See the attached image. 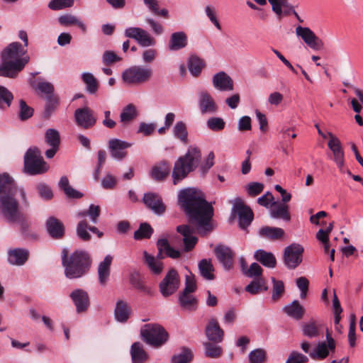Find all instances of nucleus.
<instances>
[{
  "label": "nucleus",
  "instance_id": "8fccbe9b",
  "mask_svg": "<svg viewBox=\"0 0 363 363\" xmlns=\"http://www.w3.org/2000/svg\"><path fill=\"white\" fill-rule=\"evenodd\" d=\"M83 82L86 85V90L90 94H95L99 88V84L94 76L89 72L84 73L82 76Z\"/></svg>",
  "mask_w": 363,
  "mask_h": 363
},
{
  "label": "nucleus",
  "instance_id": "774afa93",
  "mask_svg": "<svg viewBox=\"0 0 363 363\" xmlns=\"http://www.w3.org/2000/svg\"><path fill=\"white\" fill-rule=\"evenodd\" d=\"M308 361V357L300 352L293 351L289 354L286 363H306Z\"/></svg>",
  "mask_w": 363,
  "mask_h": 363
},
{
  "label": "nucleus",
  "instance_id": "b1692460",
  "mask_svg": "<svg viewBox=\"0 0 363 363\" xmlns=\"http://www.w3.org/2000/svg\"><path fill=\"white\" fill-rule=\"evenodd\" d=\"M113 257L107 255L98 266L97 274L99 284L104 286L107 284L111 275V266Z\"/></svg>",
  "mask_w": 363,
  "mask_h": 363
},
{
  "label": "nucleus",
  "instance_id": "0e129e2a",
  "mask_svg": "<svg viewBox=\"0 0 363 363\" xmlns=\"http://www.w3.org/2000/svg\"><path fill=\"white\" fill-rule=\"evenodd\" d=\"M130 281V284L137 289L145 293L150 292V289L145 285L144 281L138 274H132Z\"/></svg>",
  "mask_w": 363,
  "mask_h": 363
},
{
  "label": "nucleus",
  "instance_id": "338daca9",
  "mask_svg": "<svg viewBox=\"0 0 363 363\" xmlns=\"http://www.w3.org/2000/svg\"><path fill=\"white\" fill-rule=\"evenodd\" d=\"M296 286L301 291L300 297L301 299H305L308 291L309 281L304 277L298 278L296 280Z\"/></svg>",
  "mask_w": 363,
  "mask_h": 363
},
{
  "label": "nucleus",
  "instance_id": "69168bd1",
  "mask_svg": "<svg viewBox=\"0 0 363 363\" xmlns=\"http://www.w3.org/2000/svg\"><path fill=\"white\" fill-rule=\"evenodd\" d=\"M74 0H52L48 4V7L55 11L61 10L72 6Z\"/></svg>",
  "mask_w": 363,
  "mask_h": 363
},
{
  "label": "nucleus",
  "instance_id": "f3484780",
  "mask_svg": "<svg viewBox=\"0 0 363 363\" xmlns=\"http://www.w3.org/2000/svg\"><path fill=\"white\" fill-rule=\"evenodd\" d=\"M198 104L202 114H214L218 110L214 99L207 91L199 94Z\"/></svg>",
  "mask_w": 363,
  "mask_h": 363
},
{
  "label": "nucleus",
  "instance_id": "cd10ccee",
  "mask_svg": "<svg viewBox=\"0 0 363 363\" xmlns=\"http://www.w3.org/2000/svg\"><path fill=\"white\" fill-rule=\"evenodd\" d=\"M131 313L132 308L127 302L123 300H119L116 302L114 309V317L118 322H127L131 315Z\"/></svg>",
  "mask_w": 363,
  "mask_h": 363
},
{
  "label": "nucleus",
  "instance_id": "37998d69",
  "mask_svg": "<svg viewBox=\"0 0 363 363\" xmlns=\"http://www.w3.org/2000/svg\"><path fill=\"white\" fill-rule=\"evenodd\" d=\"M330 350L329 346L325 342H319L315 347L313 349L311 358L313 359H324L328 356Z\"/></svg>",
  "mask_w": 363,
  "mask_h": 363
},
{
  "label": "nucleus",
  "instance_id": "393cba45",
  "mask_svg": "<svg viewBox=\"0 0 363 363\" xmlns=\"http://www.w3.org/2000/svg\"><path fill=\"white\" fill-rule=\"evenodd\" d=\"M269 213L270 216L273 218L281 219L286 222L291 220L289 207L286 203H281L278 201L272 202L270 206Z\"/></svg>",
  "mask_w": 363,
  "mask_h": 363
},
{
  "label": "nucleus",
  "instance_id": "3c124183",
  "mask_svg": "<svg viewBox=\"0 0 363 363\" xmlns=\"http://www.w3.org/2000/svg\"><path fill=\"white\" fill-rule=\"evenodd\" d=\"M193 358L191 351L187 347H183L182 352L172 356V363H189Z\"/></svg>",
  "mask_w": 363,
  "mask_h": 363
},
{
  "label": "nucleus",
  "instance_id": "4468645a",
  "mask_svg": "<svg viewBox=\"0 0 363 363\" xmlns=\"http://www.w3.org/2000/svg\"><path fill=\"white\" fill-rule=\"evenodd\" d=\"M21 193L22 199L27 202L26 195L23 189H18L14 180L8 173L0 174V197L6 195H16Z\"/></svg>",
  "mask_w": 363,
  "mask_h": 363
},
{
  "label": "nucleus",
  "instance_id": "ddd939ff",
  "mask_svg": "<svg viewBox=\"0 0 363 363\" xmlns=\"http://www.w3.org/2000/svg\"><path fill=\"white\" fill-rule=\"evenodd\" d=\"M233 212L238 215L239 225L242 229H246L253 220L252 211L249 206L245 205L240 199H236Z\"/></svg>",
  "mask_w": 363,
  "mask_h": 363
},
{
  "label": "nucleus",
  "instance_id": "a211bd4d",
  "mask_svg": "<svg viewBox=\"0 0 363 363\" xmlns=\"http://www.w3.org/2000/svg\"><path fill=\"white\" fill-rule=\"evenodd\" d=\"M130 146V143L117 138L111 139L108 141V149L111 155L118 160H122L126 157V149Z\"/></svg>",
  "mask_w": 363,
  "mask_h": 363
},
{
  "label": "nucleus",
  "instance_id": "6e6552de",
  "mask_svg": "<svg viewBox=\"0 0 363 363\" xmlns=\"http://www.w3.org/2000/svg\"><path fill=\"white\" fill-rule=\"evenodd\" d=\"M152 77V70L143 66H133L122 73V79L128 84H141L147 82Z\"/></svg>",
  "mask_w": 363,
  "mask_h": 363
},
{
  "label": "nucleus",
  "instance_id": "a878e982",
  "mask_svg": "<svg viewBox=\"0 0 363 363\" xmlns=\"http://www.w3.org/2000/svg\"><path fill=\"white\" fill-rule=\"evenodd\" d=\"M46 228L48 234L54 239H61L65 235L64 224L55 217H50L46 221Z\"/></svg>",
  "mask_w": 363,
  "mask_h": 363
},
{
  "label": "nucleus",
  "instance_id": "7c9ffc66",
  "mask_svg": "<svg viewBox=\"0 0 363 363\" xmlns=\"http://www.w3.org/2000/svg\"><path fill=\"white\" fill-rule=\"evenodd\" d=\"M29 257L28 250L16 248L8 252V262L13 265L21 266L26 263Z\"/></svg>",
  "mask_w": 363,
  "mask_h": 363
},
{
  "label": "nucleus",
  "instance_id": "13d9d810",
  "mask_svg": "<svg viewBox=\"0 0 363 363\" xmlns=\"http://www.w3.org/2000/svg\"><path fill=\"white\" fill-rule=\"evenodd\" d=\"M354 93H355L356 96H357L358 99H354V98L352 99L351 105H352L353 111L355 113H359L362 110L363 91L357 87H354Z\"/></svg>",
  "mask_w": 363,
  "mask_h": 363
},
{
  "label": "nucleus",
  "instance_id": "e433bc0d",
  "mask_svg": "<svg viewBox=\"0 0 363 363\" xmlns=\"http://www.w3.org/2000/svg\"><path fill=\"white\" fill-rule=\"evenodd\" d=\"M157 247L159 251L164 252L166 255L172 259L180 257L181 252L170 246L167 239H159L157 242Z\"/></svg>",
  "mask_w": 363,
  "mask_h": 363
},
{
  "label": "nucleus",
  "instance_id": "473e14b6",
  "mask_svg": "<svg viewBox=\"0 0 363 363\" xmlns=\"http://www.w3.org/2000/svg\"><path fill=\"white\" fill-rule=\"evenodd\" d=\"M272 5V11L279 16L282 14L285 16L290 15L294 11V6H291L288 0H268Z\"/></svg>",
  "mask_w": 363,
  "mask_h": 363
},
{
  "label": "nucleus",
  "instance_id": "5701e85b",
  "mask_svg": "<svg viewBox=\"0 0 363 363\" xmlns=\"http://www.w3.org/2000/svg\"><path fill=\"white\" fill-rule=\"evenodd\" d=\"M215 253L219 262L225 269H231L233 260V252L227 246L218 245L215 247Z\"/></svg>",
  "mask_w": 363,
  "mask_h": 363
},
{
  "label": "nucleus",
  "instance_id": "9b49d317",
  "mask_svg": "<svg viewBox=\"0 0 363 363\" xmlns=\"http://www.w3.org/2000/svg\"><path fill=\"white\" fill-rule=\"evenodd\" d=\"M179 283L178 272L174 269H171L160 282V291L163 296H169L179 289Z\"/></svg>",
  "mask_w": 363,
  "mask_h": 363
},
{
  "label": "nucleus",
  "instance_id": "603ef678",
  "mask_svg": "<svg viewBox=\"0 0 363 363\" xmlns=\"http://www.w3.org/2000/svg\"><path fill=\"white\" fill-rule=\"evenodd\" d=\"M45 143L50 146L60 147V136L59 132L53 128H48L45 133Z\"/></svg>",
  "mask_w": 363,
  "mask_h": 363
},
{
  "label": "nucleus",
  "instance_id": "7ed1b4c3",
  "mask_svg": "<svg viewBox=\"0 0 363 363\" xmlns=\"http://www.w3.org/2000/svg\"><path fill=\"white\" fill-rule=\"evenodd\" d=\"M62 264L65 268V275L69 279H78L90 269L91 258L89 254L84 250H75L68 255L67 249L62 252Z\"/></svg>",
  "mask_w": 363,
  "mask_h": 363
},
{
  "label": "nucleus",
  "instance_id": "0eeeda50",
  "mask_svg": "<svg viewBox=\"0 0 363 363\" xmlns=\"http://www.w3.org/2000/svg\"><path fill=\"white\" fill-rule=\"evenodd\" d=\"M15 195H6L0 197V211L4 219L11 223H15L21 217L19 204L14 198Z\"/></svg>",
  "mask_w": 363,
  "mask_h": 363
},
{
  "label": "nucleus",
  "instance_id": "e2e57ef3",
  "mask_svg": "<svg viewBox=\"0 0 363 363\" xmlns=\"http://www.w3.org/2000/svg\"><path fill=\"white\" fill-rule=\"evenodd\" d=\"M225 123L223 118L218 117L210 118L207 121V125L213 131L222 130L225 128Z\"/></svg>",
  "mask_w": 363,
  "mask_h": 363
},
{
  "label": "nucleus",
  "instance_id": "aec40b11",
  "mask_svg": "<svg viewBox=\"0 0 363 363\" xmlns=\"http://www.w3.org/2000/svg\"><path fill=\"white\" fill-rule=\"evenodd\" d=\"M205 333L208 340L211 342L214 343L223 342L224 331L215 318H211L208 321L205 328Z\"/></svg>",
  "mask_w": 363,
  "mask_h": 363
},
{
  "label": "nucleus",
  "instance_id": "4c0bfd02",
  "mask_svg": "<svg viewBox=\"0 0 363 363\" xmlns=\"http://www.w3.org/2000/svg\"><path fill=\"white\" fill-rule=\"evenodd\" d=\"M16 223H20L21 231L25 238L30 240H37L39 238L38 233L31 228L30 223L23 214Z\"/></svg>",
  "mask_w": 363,
  "mask_h": 363
},
{
  "label": "nucleus",
  "instance_id": "c85d7f7f",
  "mask_svg": "<svg viewBox=\"0 0 363 363\" xmlns=\"http://www.w3.org/2000/svg\"><path fill=\"white\" fill-rule=\"evenodd\" d=\"M187 43L188 38L184 32H175L170 36L168 48L170 51H177L184 48Z\"/></svg>",
  "mask_w": 363,
  "mask_h": 363
},
{
  "label": "nucleus",
  "instance_id": "052dcab7",
  "mask_svg": "<svg viewBox=\"0 0 363 363\" xmlns=\"http://www.w3.org/2000/svg\"><path fill=\"white\" fill-rule=\"evenodd\" d=\"M266 359V352L263 349H256L249 354L250 363H264Z\"/></svg>",
  "mask_w": 363,
  "mask_h": 363
},
{
  "label": "nucleus",
  "instance_id": "1a4fd4ad",
  "mask_svg": "<svg viewBox=\"0 0 363 363\" xmlns=\"http://www.w3.org/2000/svg\"><path fill=\"white\" fill-rule=\"evenodd\" d=\"M303 247L299 244H291L285 247L283 259L285 266L289 269H294L302 262Z\"/></svg>",
  "mask_w": 363,
  "mask_h": 363
},
{
  "label": "nucleus",
  "instance_id": "f257e3e1",
  "mask_svg": "<svg viewBox=\"0 0 363 363\" xmlns=\"http://www.w3.org/2000/svg\"><path fill=\"white\" fill-rule=\"evenodd\" d=\"M178 201L188 217L189 224L178 225L177 231L183 235L184 250L189 252L198 241L193 235L196 231L204 236L213 230V208L200 192L191 188L181 191Z\"/></svg>",
  "mask_w": 363,
  "mask_h": 363
},
{
  "label": "nucleus",
  "instance_id": "864d4df0",
  "mask_svg": "<svg viewBox=\"0 0 363 363\" xmlns=\"http://www.w3.org/2000/svg\"><path fill=\"white\" fill-rule=\"evenodd\" d=\"M153 229L150 224L143 223L140 225L139 228L134 233L135 240L148 239L151 237Z\"/></svg>",
  "mask_w": 363,
  "mask_h": 363
},
{
  "label": "nucleus",
  "instance_id": "dca6fc26",
  "mask_svg": "<svg viewBox=\"0 0 363 363\" xmlns=\"http://www.w3.org/2000/svg\"><path fill=\"white\" fill-rule=\"evenodd\" d=\"M74 118L77 124L85 129L93 127L96 123L94 111L89 107L77 108L74 111Z\"/></svg>",
  "mask_w": 363,
  "mask_h": 363
},
{
  "label": "nucleus",
  "instance_id": "c9c22d12",
  "mask_svg": "<svg viewBox=\"0 0 363 363\" xmlns=\"http://www.w3.org/2000/svg\"><path fill=\"white\" fill-rule=\"evenodd\" d=\"M170 172V167L168 162H161L158 164L152 167L151 170V177L157 181H162Z\"/></svg>",
  "mask_w": 363,
  "mask_h": 363
},
{
  "label": "nucleus",
  "instance_id": "39448f33",
  "mask_svg": "<svg viewBox=\"0 0 363 363\" xmlns=\"http://www.w3.org/2000/svg\"><path fill=\"white\" fill-rule=\"evenodd\" d=\"M140 336L145 342L155 348H160L167 342L169 335L158 323H147L140 329Z\"/></svg>",
  "mask_w": 363,
  "mask_h": 363
},
{
  "label": "nucleus",
  "instance_id": "6e6d98bb",
  "mask_svg": "<svg viewBox=\"0 0 363 363\" xmlns=\"http://www.w3.org/2000/svg\"><path fill=\"white\" fill-rule=\"evenodd\" d=\"M59 105V98L55 95H50L47 96L46 105L45 107L44 115L46 117L50 115L57 109Z\"/></svg>",
  "mask_w": 363,
  "mask_h": 363
},
{
  "label": "nucleus",
  "instance_id": "58836bf2",
  "mask_svg": "<svg viewBox=\"0 0 363 363\" xmlns=\"http://www.w3.org/2000/svg\"><path fill=\"white\" fill-rule=\"evenodd\" d=\"M180 306L186 311H196L198 305L197 298L190 294L182 293L179 298Z\"/></svg>",
  "mask_w": 363,
  "mask_h": 363
},
{
  "label": "nucleus",
  "instance_id": "72a5a7b5",
  "mask_svg": "<svg viewBox=\"0 0 363 363\" xmlns=\"http://www.w3.org/2000/svg\"><path fill=\"white\" fill-rule=\"evenodd\" d=\"M254 257L257 262L266 267L274 268L277 265L276 257L272 252L257 250L255 251Z\"/></svg>",
  "mask_w": 363,
  "mask_h": 363
},
{
  "label": "nucleus",
  "instance_id": "f704fd0d",
  "mask_svg": "<svg viewBox=\"0 0 363 363\" xmlns=\"http://www.w3.org/2000/svg\"><path fill=\"white\" fill-rule=\"evenodd\" d=\"M259 235L269 240H277L284 237V231L281 228L264 226L259 229Z\"/></svg>",
  "mask_w": 363,
  "mask_h": 363
},
{
  "label": "nucleus",
  "instance_id": "09e8293b",
  "mask_svg": "<svg viewBox=\"0 0 363 363\" xmlns=\"http://www.w3.org/2000/svg\"><path fill=\"white\" fill-rule=\"evenodd\" d=\"M174 135L184 143L188 142V131L186 125L183 121L176 123L173 128Z\"/></svg>",
  "mask_w": 363,
  "mask_h": 363
},
{
  "label": "nucleus",
  "instance_id": "423d86ee",
  "mask_svg": "<svg viewBox=\"0 0 363 363\" xmlns=\"http://www.w3.org/2000/svg\"><path fill=\"white\" fill-rule=\"evenodd\" d=\"M48 168L38 148L31 147L27 150L24 157V169L26 173L30 175L41 174L45 173Z\"/></svg>",
  "mask_w": 363,
  "mask_h": 363
},
{
  "label": "nucleus",
  "instance_id": "de8ad7c7",
  "mask_svg": "<svg viewBox=\"0 0 363 363\" xmlns=\"http://www.w3.org/2000/svg\"><path fill=\"white\" fill-rule=\"evenodd\" d=\"M204 67L203 60L197 56H191L188 61V68L194 77H198Z\"/></svg>",
  "mask_w": 363,
  "mask_h": 363
},
{
  "label": "nucleus",
  "instance_id": "20e7f679",
  "mask_svg": "<svg viewBox=\"0 0 363 363\" xmlns=\"http://www.w3.org/2000/svg\"><path fill=\"white\" fill-rule=\"evenodd\" d=\"M201 152L196 147H190L185 155L180 157L174 163L172 171L173 184L177 185L186 178L199 165Z\"/></svg>",
  "mask_w": 363,
  "mask_h": 363
},
{
  "label": "nucleus",
  "instance_id": "ea45409f",
  "mask_svg": "<svg viewBox=\"0 0 363 363\" xmlns=\"http://www.w3.org/2000/svg\"><path fill=\"white\" fill-rule=\"evenodd\" d=\"M137 116V111L135 106L130 104L124 107L120 115V122L126 125L130 123Z\"/></svg>",
  "mask_w": 363,
  "mask_h": 363
},
{
  "label": "nucleus",
  "instance_id": "a18cd8bd",
  "mask_svg": "<svg viewBox=\"0 0 363 363\" xmlns=\"http://www.w3.org/2000/svg\"><path fill=\"white\" fill-rule=\"evenodd\" d=\"M218 343L206 342L203 343L205 356L210 358H218L223 354V348Z\"/></svg>",
  "mask_w": 363,
  "mask_h": 363
},
{
  "label": "nucleus",
  "instance_id": "bf43d9fd",
  "mask_svg": "<svg viewBox=\"0 0 363 363\" xmlns=\"http://www.w3.org/2000/svg\"><path fill=\"white\" fill-rule=\"evenodd\" d=\"M262 289L263 291H267L268 289L267 286H265L262 284V279H259L257 280H254V281H251L245 287V291L252 295L259 294Z\"/></svg>",
  "mask_w": 363,
  "mask_h": 363
},
{
  "label": "nucleus",
  "instance_id": "c756f323",
  "mask_svg": "<svg viewBox=\"0 0 363 363\" xmlns=\"http://www.w3.org/2000/svg\"><path fill=\"white\" fill-rule=\"evenodd\" d=\"M284 312L290 318L296 320H301L306 313V309L298 300H294L291 303L283 308Z\"/></svg>",
  "mask_w": 363,
  "mask_h": 363
},
{
  "label": "nucleus",
  "instance_id": "680f3d73",
  "mask_svg": "<svg viewBox=\"0 0 363 363\" xmlns=\"http://www.w3.org/2000/svg\"><path fill=\"white\" fill-rule=\"evenodd\" d=\"M88 229L89 226L85 220L80 221L77 225V234L84 241H88L91 238V235L87 231Z\"/></svg>",
  "mask_w": 363,
  "mask_h": 363
},
{
  "label": "nucleus",
  "instance_id": "2f4dec72",
  "mask_svg": "<svg viewBox=\"0 0 363 363\" xmlns=\"http://www.w3.org/2000/svg\"><path fill=\"white\" fill-rule=\"evenodd\" d=\"M130 352L133 363H145L149 359V354L140 342L133 343Z\"/></svg>",
  "mask_w": 363,
  "mask_h": 363
},
{
  "label": "nucleus",
  "instance_id": "9d476101",
  "mask_svg": "<svg viewBox=\"0 0 363 363\" xmlns=\"http://www.w3.org/2000/svg\"><path fill=\"white\" fill-rule=\"evenodd\" d=\"M329 140L328 148L331 150L333 160L341 172H344L345 152L340 139L331 132L328 133Z\"/></svg>",
  "mask_w": 363,
  "mask_h": 363
},
{
  "label": "nucleus",
  "instance_id": "2eb2a0df",
  "mask_svg": "<svg viewBox=\"0 0 363 363\" xmlns=\"http://www.w3.org/2000/svg\"><path fill=\"white\" fill-rule=\"evenodd\" d=\"M296 34L301 38L304 43L313 50H320L323 47V41L308 27L297 26L296 28Z\"/></svg>",
  "mask_w": 363,
  "mask_h": 363
},
{
  "label": "nucleus",
  "instance_id": "412c9836",
  "mask_svg": "<svg viewBox=\"0 0 363 363\" xmlns=\"http://www.w3.org/2000/svg\"><path fill=\"white\" fill-rule=\"evenodd\" d=\"M72 298L77 313L84 312L89 306V297L88 293L81 289L74 290L70 294Z\"/></svg>",
  "mask_w": 363,
  "mask_h": 363
},
{
  "label": "nucleus",
  "instance_id": "4d7b16f0",
  "mask_svg": "<svg viewBox=\"0 0 363 363\" xmlns=\"http://www.w3.org/2000/svg\"><path fill=\"white\" fill-rule=\"evenodd\" d=\"M34 110L26 102L21 99L19 101V118L21 121H26L33 115Z\"/></svg>",
  "mask_w": 363,
  "mask_h": 363
},
{
  "label": "nucleus",
  "instance_id": "c03bdc74",
  "mask_svg": "<svg viewBox=\"0 0 363 363\" xmlns=\"http://www.w3.org/2000/svg\"><path fill=\"white\" fill-rule=\"evenodd\" d=\"M59 23L63 26L77 25L84 33L86 32V26L76 16L66 14L59 17Z\"/></svg>",
  "mask_w": 363,
  "mask_h": 363
},
{
  "label": "nucleus",
  "instance_id": "4be33fe9",
  "mask_svg": "<svg viewBox=\"0 0 363 363\" xmlns=\"http://www.w3.org/2000/svg\"><path fill=\"white\" fill-rule=\"evenodd\" d=\"M144 203L154 213L161 215L165 211V206L162 198L155 193L145 194L143 198Z\"/></svg>",
  "mask_w": 363,
  "mask_h": 363
},
{
  "label": "nucleus",
  "instance_id": "f03ea898",
  "mask_svg": "<svg viewBox=\"0 0 363 363\" xmlns=\"http://www.w3.org/2000/svg\"><path fill=\"white\" fill-rule=\"evenodd\" d=\"M26 50L21 43L14 42L10 43L1 52V64L0 65V76L15 78L29 62V57L24 55Z\"/></svg>",
  "mask_w": 363,
  "mask_h": 363
},
{
  "label": "nucleus",
  "instance_id": "5fc2aeb1",
  "mask_svg": "<svg viewBox=\"0 0 363 363\" xmlns=\"http://www.w3.org/2000/svg\"><path fill=\"white\" fill-rule=\"evenodd\" d=\"M13 99V94L5 86L0 85V108H4L11 106Z\"/></svg>",
  "mask_w": 363,
  "mask_h": 363
},
{
  "label": "nucleus",
  "instance_id": "79ce46f5",
  "mask_svg": "<svg viewBox=\"0 0 363 363\" xmlns=\"http://www.w3.org/2000/svg\"><path fill=\"white\" fill-rule=\"evenodd\" d=\"M145 261L149 269L155 274H160L163 270V264L146 251L143 252Z\"/></svg>",
  "mask_w": 363,
  "mask_h": 363
},
{
  "label": "nucleus",
  "instance_id": "f8f14e48",
  "mask_svg": "<svg viewBox=\"0 0 363 363\" xmlns=\"http://www.w3.org/2000/svg\"><path fill=\"white\" fill-rule=\"evenodd\" d=\"M127 38L135 40L142 47L153 46L156 44L155 39L147 31L139 27H130L125 30Z\"/></svg>",
  "mask_w": 363,
  "mask_h": 363
},
{
  "label": "nucleus",
  "instance_id": "bb28decb",
  "mask_svg": "<svg viewBox=\"0 0 363 363\" xmlns=\"http://www.w3.org/2000/svg\"><path fill=\"white\" fill-rule=\"evenodd\" d=\"M302 334L310 339L318 337L323 331V325L313 319L303 323L301 325Z\"/></svg>",
  "mask_w": 363,
  "mask_h": 363
},
{
  "label": "nucleus",
  "instance_id": "a19ab883",
  "mask_svg": "<svg viewBox=\"0 0 363 363\" xmlns=\"http://www.w3.org/2000/svg\"><path fill=\"white\" fill-rule=\"evenodd\" d=\"M199 269L201 275L207 280H213L214 268L210 259H203L199 263Z\"/></svg>",
  "mask_w": 363,
  "mask_h": 363
},
{
  "label": "nucleus",
  "instance_id": "49530a36",
  "mask_svg": "<svg viewBox=\"0 0 363 363\" xmlns=\"http://www.w3.org/2000/svg\"><path fill=\"white\" fill-rule=\"evenodd\" d=\"M272 282V294L271 299L273 302L279 300L285 292L284 284L281 280H277L274 277L271 278Z\"/></svg>",
  "mask_w": 363,
  "mask_h": 363
},
{
  "label": "nucleus",
  "instance_id": "6ab92c4d",
  "mask_svg": "<svg viewBox=\"0 0 363 363\" xmlns=\"http://www.w3.org/2000/svg\"><path fill=\"white\" fill-rule=\"evenodd\" d=\"M213 87L220 91H231L234 89L232 78L225 72H219L213 75L212 79Z\"/></svg>",
  "mask_w": 363,
  "mask_h": 363
}]
</instances>
